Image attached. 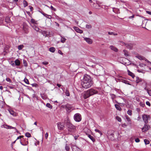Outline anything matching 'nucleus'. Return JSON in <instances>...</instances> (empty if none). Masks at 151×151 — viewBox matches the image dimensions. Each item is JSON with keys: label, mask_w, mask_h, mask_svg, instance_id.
Segmentation results:
<instances>
[{"label": "nucleus", "mask_w": 151, "mask_h": 151, "mask_svg": "<svg viewBox=\"0 0 151 151\" xmlns=\"http://www.w3.org/2000/svg\"><path fill=\"white\" fill-rule=\"evenodd\" d=\"M93 83L92 78L89 75L85 74L83 76V80L81 82L82 87L87 89L90 87Z\"/></svg>", "instance_id": "nucleus-1"}, {"label": "nucleus", "mask_w": 151, "mask_h": 151, "mask_svg": "<svg viewBox=\"0 0 151 151\" xmlns=\"http://www.w3.org/2000/svg\"><path fill=\"white\" fill-rule=\"evenodd\" d=\"M64 123L66 125L68 131L70 133H73L76 130V127L70 122V120L67 118L64 121Z\"/></svg>", "instance_id": "nucleus-2"}, {"label": "nucleus", "mask_w": 151, "mask_h": 151, "mask_svg": "<svg viewBox=\"0 0 151 151\" xmlns=\"http://www.w3.org/2000/svg\"><path fill=\"white\" fill-rule=\"evenodd\" d=\"M98 93V91L96 90L91 88L85 92L83 95V96L84 99H86L90 96L97 94Z\"/></svg>", "instance_id": "nucleus-3"}, {"label": "nucleus", "mask_w": 151, "mask_h": 151, "mask_svg": "<svg viewBox=\"0 0 151 151\" xmlns=\"http://www.w3.org/2000/svg\"><path fill=\"white\" fill-rule=\"evenodd\" d=\"M74 119L76 122H79L81 121V115L79 113H76L74 115Z\"/></svg>", "instance_id": "nucleus-4"}, {"label": "nucleus", "mask_w": 151, "mask_h": 151, "mask_svg": "<svg viewBox=\"0 0 151 151\" xmlns=\"http://www.w3.org/2000/svg\"><path fill=\"white\" fill-rule=\"evenodd\" d=\"M141 82H142V84L145 83L146 85L147 84V83L144 80L138 77H136V83L137 84Z\"/></svg>", "instance_id": "nucleus-5"}, {"label": "nucleus", "mask_w": 151, "mask_h": 151, "mask_svg": "<svg viewBox=\"0 0 151 151\" xmlns=\"http://www.w3.org/2000/svg\"><path fill=\"white\" fill-rule=\"evenodd\" d=\"M150 118V115L147 114H144L142 116L143 120L145 124H147L148 123V119Z\"/></svg>", "instance_id": "nucleus-6"}, {"label": "nucleus", "mask_w": 151, "mask_h": 151, "mask_svg": "<svg viewBox=\"0 0 151 151\" xmlns=\"http://www.w3.org/2000/svg\"><path fill=\"white\" fill-rule=\"evenodd\" d=\"M23 29L26 34H27L29 32V28L26 24L24 23L23 25Z\"/></svg>", "instance_id": "nucleus-7"}, {"label": "nucleus", "mask_w": 151, "mask_h": 151, "mask_svg": "<svg viewBox=\"0 0 151 151\" xmlns=\"http://www.w3.org/2000/svg\"><path fill=\"white\" fill-rule=\"evenodd\" d=\"M115 133L114 131L112 130H109L107 132V134L108 136L109 137H110L111 136V138H112V137L113 138H114V133Z\"/></svg>", "instance_id": "nucleus-8"}, {"label": "nucleus", "mask_w": 151, "mask_h": 151, "mask_svg": "<svg viewBox=\"0 0 151 151\" xmlns=\"http://www.w3.org/2000/svg\"><path fill=\"white\" fill-rule=\"evenodd\" d=\"M11 23V21L10 19H4V20H3L2 25L8 27V24H10Z\"/></svg>", "instance_id": "nucleus-9"}, {"label": "nucleus", "mask_w": 151, "mask_h": 151, "mask_svg": "<svg viewBox=\"0 0 151 151\" xmlns=\"http://www.w3.org/2000/svg\"><path fill=\"white\" fill-rule=\"evenodd\" d=\"M145 124L144 126L142 129L143 132H146L150 128V126L149 125L146 124Z\"/></svg>", "instance_id": "nucleus-10"}, {"label": "nucleus", "mask_w": 151, "mask_h": 151, "mask_svg": "<svg viewBox=\"0 0 151 151\" xmlns=\"http://www.w3.org/2000/svg\"><path fill=\"white\" fill-rule=\"evenodd\" d=\"M58 129L62 130L64 128V125L62 124L61 122H58L57 124Z\"/></svg>", "instance_id": "nucleus-11"}, {"label": "nucleus", "mask_w": 151, "mask_h": 151, "mask_svg": "<svg viewBox=\"0 0 151 151\" xmlns=\"http://www.w3.org/2000/svg\"><path fill=\"white\" fill-rule=\"evenodd\" d=\"M72 108V106H71V105L69 104H67V107L66 108V111L68 112H70L71 111V109Z\"/></svg>", "instance_id": "nucleus-12"}, {"label": "nucleus", "mask_w": 151, "mask_h": 151, "mask_svg": "<svg viewBox=\"0 0 151 151\" xmlns=\"http://www.w3.org/2000/svg\"><path fill=\"white\" fill-rule=\"evenodd\" d=\"M125 46L127 48L131 50L132 48L133 44L131 43H126Z\"/></svg>", "instance_id": "nucleus-13"}, {"label": "nucleus", "mask_w": 151, "mask_h": 151, "mask_svg": "<svg viewBox=\"0 0 151 151\" xmlns=\"http://www.w3.org/2000/svg\"><path fill=\"white\" fill-rule=\"evenodd\" d=\"M40 32L45 37H47L48 35H50V32L47 31L41 30V32Z\"/></svg>", "instance_id": "nucleus-14"}, {"label": "nucleus", "mask_w": 151, "mask_h": 151, "mask_svg": "<svg viewBox=\"0 0 151 151\" xmlns=\"http://www.w3.org/2000/svg\"><path fill=\"white\" fill-rule=\"evenodd\" d=\"M73 28L74 30L77 32L81 34L83 32V31L82 30L80 29L78 27H74Z\"/></svg>", "instance_id": "nucleus-15"}, {"label": "nucleus", "mask_w": 151, "mask_h": 151, "mask_svg": "<svg viewBox=\"0 0 151 151\" xmlns=\"http://www.w3.org/2000/svg\"><path fill=\"white\" fill-rule=\"evenodd\" d=\"M29 21L28 22H29L30 24H37V21H35V19H28Z\"/></svg>", "instance_id": "nucleus-16"}, {"label": "nucleus", "mask_w": 151, "mask_h": 151, "mask_svg": "<svg viewBox=\"0 0 151 151\" xmlns=\"http://www.w3.org/2000/svg\"><path fill=\"white\" fill-rule=\"evenodd\" d=\"M84 40L89 44H91L92 42V40L89 38H85Z\"/></svg>", "instance_id": "nucleus-17"}, {"label": "nucleus", "mask_w": 151, "mask_h": 151, "mask_svg": "<svg viewBox=\"0 0 151 151\" xmlns=\"http://www.w3.org/2000/svg\"><path fill=\"white\" fill-rule=\"evenodd\" d=\"M110 48L115 52H117L118 51V49L113 45H111L110 46Z\"/></svg>", "instance_id": "nucleus-18"}, {"label": "nucleus", "mask_w": 151, "mask_h": 151, "mask_svg": "<svg viewBox=\"0 0 151 151\" xmlns=\"http://www.w3.org/2000/svg\"><path fill=\"white\" fill-rule=\"evenodd\" d=\"M127 72H128V75L130 76L132 78H134L135 77L134 74L133 73L130 71L129 70H127Z\"/></svg>", "instance_id": "nucleus-19"}, {"label": "nucleus", "mask_w": 151, "mask_h": 151, "mask_svg": "<svg viewBox=\"0 0 151 151\" xmlns=\"http://www.w3.org/2000/svg\"><path fill=\"white\" fill-rule=\"evenodd\" d=\"M4 128H6V129H14L16 130H17V129H16V128L15 127H13L11 126H9L8 125H5V126L4 127Z\"/></svg>", "instance_id": "nucleus-20"}, {"label": "nucleus", "mask_w": 151, "mask_h": 151, "mask_svg": "<svg viewBox=\"0 0 151 151\" xmlns=\"http://www.w3.org/2000/svg\"><path fill=\"white\" fill-rule=\"evenodd\" d=\"M42 14L44 15V16H45L46 18H48L49 19H51L52 18V17L51 16L47 15V14H46L43 12H42L41 13Z\"/></svg>", "instance_id": "nucleus-21"}, {"label": "nucleus", "mask_w": 151, "mask_h": 151, "mask_svg": "<svg viewBox=\"0 0 151 151\" xmlns=\"http://www.w3.org/2000/svg\"><path fill=\"white\" fill-rule=\"evenodd\" d=\"M113 11L115 13L118 14L120 13L119 10L116 8H113Z\"/></svg>", "instance_id": "nucleus-22"}, {"label": "nucleus", "mask_w": 151, "mask_h": 151, "mask_svg": "<svg viewBox=\"0 0 151 151\" xmlns=\"http://www.w3.org/2000/svg\"><path fill=\"white\" fill-rule=\"evenodd\" d=\"M14 63H15V64L16 65L19 66L20 65V61L18 59H16Z\"/></svg>", "instance_id": "nucleus-23"}, {"label": "nucleus", "mask_w": 151, "mask_h": 151, "mask_svg": "<svg viewBox=\"0 0 151 151\" xmlns=\"http://www.w3.org/2000/svg\"><path fill=\"white\" fill-rule=\"evenodd\" d=\"M88 136L93 142L95 141V139L93 136H91V135L88 134Z\"/></svg>", "instance_id": "nucleus-24"}, {"label": "nucleus", "mask_w": 151, "mask_h": 151, "mask_svg": "<svg viewBox=\"0 0 151 151\" xmlns=\"http://www.w3.org/2000/svg\"><path fill=\"white\" fill-rule=\"evenodd\" d=\"M41 96L43 99H46L47 98L46 94L45 93L41 94Z\"/></svg>", "instance_id": "nucleus-25"}, {"label": "nucleus", "mask_w": 151, "mask_h": 151, "mask_svg": "<svg viewBox=\"0 0 151 151\" xmlns=\"http://www.w3.org/2000/svg\"><path fill=\"white\" fill-rule=\"evenodd\" d=\"M115 106L116 108L119 111H121L122 110V109L120 106L119 105H117V104H115Z\"/></svg>", "instance_id": "nucleus-26"}, {"label": "nucleus", "mask_w": 151, "mask_h": 151, "mask_svg": "<svg viewBox=\"0 0 151 151\" xmlns=\"http://www.w3.org/2000/svg\"><path fill=\"white\" fill-rule=\"evenodd\" d=\"M49 50L50 52L53 53L55 51V48L53 47H50L49 48Z\"/></svg>", "instance_id": "nucleus-27"}, {"label": "nucleus", "mask_w": 151, "mask_h": 151, "mask_svg": "<svg viewBox=\"0 0 151 151\" xmlns=\"http://www.w3.org/2000/svg\"><path fill=\"white\" fill-rule=\"evenodd\" d=\"M9 113H10V114L14 116H15L16 115V113L14 111H13L12 110H9Z\"/></svg>", "instance_id": "nucleus-28"}, {"label": "nucleus", "mask_w": 151, "mask_h": 151, "mask_svg": "<svg viewBox=\"0 0 151 151\" xmlns=\"http://www.w3.org/2000/svg\"><path fill=\"white\" fill-rule=\"evenodd\" d=\"M20 143L21 145H27L28 144V142L27 141H26V142H25L24 143H23L21 141V140L20 141Z\"/></svg>", "instance_id": "nucleus-29"}, {"label": "nucleus", "mask_w": 151, "mask_h": 151, "mask_svg": "<svg viewBox=\"0 0 151 151\" xmlns=\"http://www.w3.org/2000/svg\"><path fill=\"white\" fill-rule=\"evenodd\" d=\"M137 58L141 60H145V59H146L145 58L141 55L138 56H137Z\"/></svg>", "instance_id": "nucleus-30"}, {"label": "nucleus", "mask_w": 151, "mask_h": 151, "mask_svg": "<svg viewBox=\"0 0 151 151\" xmlns=\"http://www.w3.org/2000/svg\"><path fill=\"white\" fill-rule=\"evenodd\" d=\"M66 40V38L62 37H61V38L60 40V42H61L63 43H64L65 42Z\"/></svg>", "instance_id": "nucleus-31"}, {"label": "nucleus", "mask_w": 151, "mask_h": 151, "mask_svg": "<svg viewBox=\"0 0 151 151\" xmlns=\"http://www.w3.org/2000/svg\"><path fill=\"white\" fill-rule=\"evenodd\" d=\"M23 4L24 6V7H26V6H27L28 3L26 1L24 0L23 1Z\"/></svg>", "instance_id": "nucleus-32"}, {"label": "nucleus", "mask_w": 151, "mask_h": 151, "mask_svg": "<svg viewBox=\"0 0 151 151\" xmlns=\"http://www.w3.org/2000/svg\"><path fill=\"white\" fill-rule=\"evenodd\" d=\"M65 149L66 151H69L70 150V147L67 144H65Z\"/></svg>", "instance_id": "nucleus-33"}, {"label": "nucleus", "mask_w": 151, "mask_h": 151, "mask_svg": "<svg viewBox=\"0 0 151 151\" xmlns=\"http://www.w3.org/2000/svg\"><path fill=\"white\" fill-rule=\"evenodd\" d=\"M110 96L111 97V99H112L113 101L114 99L116 98L115 95L113 94L110 93Z\"/></svg>", "instance_id": "nucleus-34"}, {"label": "nucleus", "mask_w": 151, "mask_h": 151, "mask_svg": "<svg viewBox=\"0 0 151 151\" xmlns=\"http://www.w3.org/2000/svg\"><path fill=\"white\" fill-rule=\"evenodd\" d=\"M122 82L126 84H127L128 85H131V84H130L129 83V82L128 81H127L126 80H122Z\"/></svg>", "instance_id": "nucleus-35"}, {"label": "nucleus", "mask_w": 151, "mask_h": 151, "mask_svg": "<svg viewBox=\"0 0 151 151\" xmlns=\"http://www.w3.org/2000/svg\"><path fill=\"white\" fill-rule=\"evenodd\" d=\"M71 148L73 151H75L74 150L75 149H77L78 148L76 146L73 145H71Z\"/></svg>", "instance_id": "nucleus-36"}, {"label": "nucleus", "mask_w": 151, "mask_h": 151, "mask_svg": "<svg viewBox=\"0 0 151 151\" xmlns=\"http://www.w3.org/2000/svg\"><path fill=\"white\" fill-rule=\"evenodd\" d=\"M46 106L51 109H52V106L50 103H48L46 104Z\"/></svg>", "instance_id": "nucleus-37"}, {"label": "nucleus", "mask_w": 151, "mask_h": 151, "mask_svg": "<svg viewBox=\"0 0 151 151\" xmlns=\"http://www.w3.org/2000/svg\"><path fill=\"white\" fill-rule=\"evenodd\" d=\"M132 111L131 110L129 109L127 111V114L130 116H131L132 115Z\"/></svg>", "instance_id": "nucleus-38"}, {"label": "nucleus", "mask_w": 151, "mask_h": 151, "mask_svg": "<svg viewBox=\"0 0 151 151\" xmlns=\"http://www.w3.org/2000/svg\"><path fill=\"white\" fill-rule=\"evenodd\" d=\"M144 142L145 145L148 144L150 143L149 141L148 140L146 139H145L144 140Z\"/></svg>", "instance_id": "nucleus-39"}, {"label": "nucleus", "mask_w": 151, "mask_h": 151, "mask_svg": "<svg viewBox=\"0 0 151 151\" xmlns=\"http://www.w3.org/2000/svg\"><path fill=\"white\" fill-rule=\"evenodd\" d=\"M23 63L24 66L26 67L27 66V64L26 61L25 60H23Z\"/></svg>", "instance_id": "nucleus-40"}, {"label": "nucleus", "mask_w": 151, "mask_h": 151, "mask_svg": "<svg viewBox=\"0 0 151 151\" xmlns=\"http://www.w3.org/2000/svg\"><path fill=\"white\" fill-rule=\"evenodd\" d=\"M25 136L27 137H31V134L29 132H26L25 134Z\"/></svg>", "instance_id": "nucleus-41"}, {"label": "nucleus", "mask_w": 151, "mask_h": 151, "mask_svg": "<svg viewBox=\"0 0 151 151\" xmlns=\"http://www.w3.org/2000/svg\"><path fill=\"white\" fill-rule=\"evenodd\" d=\"M124 52V55L126 56H128L129 54L128 53V52L126 50H123Z\"/></svg>", "instance_id": "nucleus-42"}, {"label": "nucleus", "mask_w": 151, "mask_h": 151, "mask_svg": "<svg viewBox=\"0 0 151 151\" xmlns=\"http://www.w3.org/2000/svg\"><path fill=\"white\" fill-rule=\"evenodd\" d=\"M126 117L127 120L129 122V123L131 124V119L129 117H128L127 116H126Z\"/></svg>", "instance_id": "nucleus-43"}, {"label": "nucleus", "mask_w": 151, "mask_h": 151, "mask_svg": "<svg viewBox=\"0 0 151 151\" xmlns=\"http://www.w3.org/2000/svg\"><path fill=\"white\" fill-rule=\"evenodd\" d=\"M95 131L96 132H98L101 135L102 134V133L98 129H95Z\"/></svg>", "instance_id": "nucleus-44"}, {"label": "nucleus", "mask_w": 151, "mask_h": 151, "mask_svg": "<svg viewBox=\"0 0 151 151\" xmlns=\"http://www.w3.org/2000/svg\"><path fill=\"white\" fill-rule=\"evenodd\" d=\"M96 5L95 4H93V6H94V7L96 9H99V7L100 6L99 5Z\"/></svg>", "instance_id": "nucleus-45"}, {"label": "nucleus", "mask_w": 151, "mask_h": 151, "mask_svg": "<svg viewBox=\"0 0 151 151\" xmlns=\"http://www.w3.org/2000/svg\"><path fill=\"white\" fill-rule=\"evenodd\" d=\"M116 119L119 122H121L122 121L121 118L118 116H116Z\"/></svg>", "instance_id": "nucleus-46"}, {"label": "nucleus", "mask_w": 151, "mask_h": 151, "mask_svg": "<svg viewBox=\"0 0 151 151\" xmlns=\"http://www.w3.org/2000/svg\"><path fill=\"white\" fill-rule=\"evenodd\" d=\"M24 81L26 84H29V81L27 78H25L24 79Z\"/></svg>", "instance_id": "nucleus-47"}, {"label": "nucleus", "mask_w": 151, "mask_h": 151, "mask_svg": "<svg viewBox=\"0 0 151 151\" xmlns=\"http://www.w3.org/2000/svg\"><path fill=\"white\" fill-rule=\"evenodd\" d=\"M65 93L66 95L67 96H70V93H69V92L68 91V90H66L65 92Z\"/></svg>", "instance_id": "nucleus-48"}, {"label": "nucleus", "mask_w": 151, "mask_h": 151, "mask_svg": "<svg viewBox=\"0 0 151 151\" xmlns=\"http://www.w3.org/2000/svg\"><path fill=\"white\" fill-rule=\"evenodd\" d=\"M24 47L23 45H20L18 46V49L19 50H21Z\"/></svg>", "instance_id": "nucleus-49"}, {"label": "nucleus", "mask_w": 151, "mask_h": 151, "mask_svg": "<svg viewBox=\"0 0 151 151\" xmlns=\"http://www.w3.org/2000/svg\"><path fill=\"white\" fill-rule=\"evenodd\" d=\"M32 85L33 87H38L39 86L36 83H33L32 84Z\"/></svg>", "instance_id": "nucleus-50"}, {"label": "nucleus", "mask_w": 151, "mask_h": 151, "mask_svg": "<svg viewBox=\"0 0 151 151\" xmlns=\"http://www.w3.org/2000/svg\"><path fill=\"white\" fill-rule=\"evenodd\" d=\"M108 34L110 35H117V33H114L113 32H109Z\"/></svg>", "instance_id": "nucleus-51"}, {"label": "nucleus", "mask_w": 151, "mask_h": 151, "mask_svg": "<svg viewBox=\"0 0 151 151\" xmlns=\"http://www.w3.org/2000/svg\"><path fill=\"white\" fill-rule=\"evenodd\" d=\"M139 105L141 106L142 107H144L145 106V103L142 102H140L139 103Z\"/></svg>", "instance_id": "nucleus-52"}, {"label": "nucleus", "mask_w": 151, "mask_h": 151, "mask_svg": "<svg viewBox=\"0 0 151 151\" xmlns=\"http://www.w3.org/2000/svg\"><path fill=\"white\" fill-rule=\"evenodd\" d=\"M86 27L88 29H91L92 28V26L90 25L86 24Z\"/></svg>", "instance_id": "nucleus-53"}, {"label": "nucleus", "mask_w": 151, "mask_h": 151, "mask_svg": "<svg viewBox=\"0 0 151 151\" xmlns=\"http://www.w3.org/2000/svg\"><path fill=\"white\" fill-rule=\"evenodd\" d=\"M49 63L47 61H44L42 62V64L43 65H48Z\"/></svg>", "instance_id": "nucleus-54"}, {"label": "nucleus", "mask_w": 151, "mask_h": 151, "mask_svg": "<svg viewBox=\"0 0 151 151\" xmlns=\"http://www.w3.org/2000/svg\"><path fill=\"white\" fill-rule=\"evenodd\" d=\"M6 80L7 81L9 82L10 83H11L12 82V80L9 78H6Z\"/></svg>", "instance_id": "nucleus-55"}, {"label": "nucleus", "mask_w": 151, "mask_h": 151, "mask_svg": "<svg viewBox=\"0 0 151 151\" xmlns=\"http://www.w3.org/2000/svg\"><path fill=\"white\" fill-rule=\"evenodd\" d=\"M33 29H34L35 30H36L37 31H38L39 29V28L38 27H36V26Z\"/></svg>", "instance_id": "nucleus-56"}, {"label": "nucleus", "mask_w": 151, "mask_h": 151, "mask_svg": "<svg viewBox=\"0 0 151 151\" xmlns=\"http://www.w3.org/2000/svg\"><path fill=\"white\" fill-rule=\"evenodd\" d=\"M50 9L52 10H53L55 11H56V9L54 8L52 6H50Z\"/></svg>", "instance_id": "nucleus-57"}, {"label": "nucleus", "mask_w": 151, "mask_h": 151, "mask_svg": "<svg viewBox=\"0 0 151 151\" xmlns=\"http://www.w3.org/2000/svg\"><path fill=\"white\" fill-rule=\"evenodd\" d=\"M146 104L147 105H148L149 106H151V104L150 102L148 101H147V102H146Z\"/></svg>", "instance_id": "nucleus-58"}, {"label": "nucleus", "mask_w": 151, "mask_h": 151, "mask_svg": "<svg viewBox=\"0 0 151 151\" xmlns=\"http://www.w3.org/2000/svg\"><path fill=\"white\" fill-rule=\"evenodd\" d=\"M137 71L139 73H145V72L142 71V70H137Z\"/></svg>", "instance_id": "nucleus-59"}, {"label": "nucleus", "mask_w": 151, "mask_h": 151, "mask_svg": "<svg viewBox=\"0 0 151 151\" xmlns=\"http://www.w3.org/2000/svg\"><path fill=\"white\" fill-rule=\"evenodd\" d=\"M135 141L136 142H139L140 141V140L138 138H137L135 139Z\"/></svg>", "instance_id": "nucleus-60"}, {"label": "nucleus", "mask_w": 151, "mask_h": 151, "mask_svg": "<svg viewBox=\"0 0 151 151\" xmlns=\"http://www.w3.org/2000/svg\"><path fill=\"white\" fill-rule=\"evenodd\" d=\"M61 107L62 108H65L66 109V108L67 107V104L66 105H61Z\"/></svg>", "instance_id": "nucleus-61"}, {"label": "nucleus", "mask_w": 151, "mask_h": 151, "mask_svg": "<svg viewBox=\"0 0 151 151\" xmlns=\"http://www.w3.org/2000/svg\"><path fill=\"white\" fill-rule=\"evenodd\" d=\"M30 25H31V26L33 28H34L36 26H35V24H30Z\"/></svg>", "instance_id": "nucleus-62"}, {"label": "nucleus", "mask_w": 151, "mask_h": 151, "mask_svg": "<svg viewBox=\"0 0 151 151\" xmlns=\"http://www.w3.org/2000/svg\"><path fill=\"white\" fill-rule=\"evenodd\" d=\"M48 135V134L47 133H46L45 135V137L46 139H47Z\"/></svg>", "instance_id": "nucleus-63"}, {"label": "nucleus", "mask_w": 151, "mask_h": 151, "mask_svg": "<svg viewBox=\"0 0 151 151\" xmlns=\"http://www.w3.org/2000/svg\"><path fill=\"white\" fill-rule=\"evenodd\" d=\"M147 92L148 94L151 96V90H149Z\"/></svg>", "instance_id": "nucleus-64"}]
</instances>
